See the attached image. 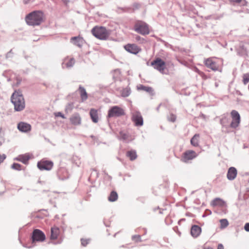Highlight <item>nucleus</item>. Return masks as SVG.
<instances>
[{
	"label": "nucleus",
	"mask_w": 249,
	"mask_h": 249,
	"mask_svg": "<svg viewBox=\"0 0 249 249\" xmlns=\"http://www.w3.org/2000/svg\"><path fill=\"white\" fill-rule=\"evenodd\" d=\"M141 36H137L136 37V40L137 41H139L140 39H141Z\"/></svg>",
	"instance_id": "43"
},
{
	"label": "nucleus",
	"mask_w": 249,
	"mask_h": 249,
	"mask_svg": "<svg viewBox=\"0 0 249 249\" xmlns=\"http://www.w3.org/2000/svg\"><path fill=\"white\" fill-rule=\"evenodd\" d=\"M12 168L15 170H21V166L18 163H14L12 165Z\"/></svg>",
	"instance_id": "34"
},
{
	"label": "nucleus",
	"mask_w": 249,
	"mask_h": 249,
	"mask_svg": "<svg viewBox=\"0 0 249 249\" xmlns=\"http://www.w3.org/2000/svg\"><path fill=\"white\" fill-rule=\"evenodd\" d=\"M75 60L73 58L67 57L64 59L63 63V67L70 68L74 65Z\"/></svg>",
	"instance_id": "21"
},
{
	"label": "nucleus",
	"mask_w": 249,
	"mask_h": 249,
	"mask_svg": "<svg viewBox=\"0 0 249 249\" xmlns=\"http://www.w3.org/2000/svg\"><path fill=\"white\" fill-rule=\"evenodd\" d=\"M197 156L196 153L193 150H188L184 152L181 157V160L184 162H187Z\"/></svg>",
	"instance_id": "11"
},
{
	"label": "nucleus",
	"mask_w": 249,
	"mask_h": 249,
	"mask_svg": "<svg viewBox=\"0 0 249 249\" xmlns=\"http://www.w3.org/2000/svg\"><path fill=\"white\" fill-rule=\"evenodd\" d=\"M71 123L74 125H78L81 124V117L78 114H74L70 118Z\"/></svg>",
	"instance_id": "20"
},
{
	"label": "nucleus",
	"mask_w": 249,
	"mask_h": 249,
	"mask_svg": "<svg viewBox=\"0 0 249 249\" xmlns=\"http://www.w3.org/2000/svg\"><path fill=\"white\" fill-rule=\"evenodd\" d=\"M200 136L198 134H195L191 140V144L197 147L199 146Z\"/></svg>",
	"instance_id": "24"
},
{
	"label": "nucleus",
	"mask_w": 249,
	"mask_h": 249,
	"mask_svg": "<svg viewBox=\"0 0 249 249\" xmlns=\"http://www.w3.org/2000/svg\"><path fill=\"white\" fill-rule=\"evenodd\" d=\"M125 114L124 109L118 106H115L111 107L108 111L107 117H118Z\"/></svg>",
	"instance_id": "6"
},
{
	"label": "nucleus",
	"mask_w": 249,
	"mask_h": 249,
	"mask_svg": "<svg viewBox=\"0 0 249 249\" xmlns=\"http://www.w3.org/2000/svg\"><path fill=\"white\" fill-rule=\"evenodd\" d=\"M138 89L139 90H142L145 91L147 92H152L153 91V89L151 87L144 86L142 85H140L138 87Z\"/></svg>",
	"instance_id": "28"
},
{
	"label": "nucleus",
	"mask_w": 249,
	"mask_h": 249,
	"mask_svg": "<svg viewBox=\"0 0 249 249\" xmlns=\"http://www.w3.org/2000/svg\"><path fill=\"white\" fill-rule=\"evenodd\" d=\"M132 240L135 243H138L142 242L141 236L140 235H135L132 236Z\"/></svg>",
	"instance_id": "30"
},
{
	"label": "nucleus",
	"mask_w": 249,
	"mask_h": 249,
	"mask_svg": "<svg viewBox=\"0 0 249 249\" xmlns=\"http://www.w3.org/2000/svg\"><path fill=\"white\" fill-rule=\"evenodd\" d=\"M6 155L5 154H0V164L4 160L6 159Z\"/></svg>",
	"instance_id": "39"
},
{
	"label": "nucleus",
	"mask_w": 249,
	"mask_h": 249,
	"mask_svg": "<svg viewBox=\"0 0 249 249\" xmlns=\"http://www.w3.org/2000/svg\"><path fill=\"white\" fill-rule=\"evenodd\" d=\"M217 249H224V247L221 244H219L218 245Z\"/></svg>",
	"instance_id": "42"
},
{
	"label": "nucleus",
	"mask_w": 249,
	"mask_h": 249,
	"mask_svg": "<svg viewBox=\"0 0 249 249\" xmlns=\"http://www.w3.org/2000/svg\"><path fill=\"white\" fill-rule=\"evenodd\" d=\"M204 249H213L211 247H207V248H205Z\"/></svg>",
	"instance_id": "44"
},
{
	"label": "nucleus",
	"mask_w": 249,
	"mask_h": 249,
	"mask_svg": "<svg viewBox=\"0 0 249 249\" xmlns=\"http://www.w3.org/2000/svg\"><path fill=\"white\" fill-rule=\"evenodd\" d=\"M120 136L121 137V138L123 140H126L128 138V135L125 133H124L123 132H121L120 133Z\"/></svg>",
	"instance_id": "37"
},
{
	"label": "nucleus",
	"mask_w": 249,
	"mask_h": 249,
	"mask_svg": "<svg viewBox=\"0 0 249 249\" xmlns=\"http://www.w3.org/2000/svg\"><path fill=\"white\" fill-rule=\"evenodd\" d=\"M89 115L92 122L97 123L99 121L98 112L97 109L91 108L89 112Z\"/></svg>",
	"instance_id": "18"
},
{
	"label": "nucleus",
	"mask_w": 249,
	"mask_h": 249,
	"mask_svg": "<svg viewBox=\"0 0 249 249\" xmlns=\"http://www.w3.org/2000/svg\"><path fill=\"white\" fill-rule=\"evenodd\" d=\"M124 49L128 52L136 54L141 51V49L135 44H127L124 46Z\"/></svg>",
	"instance_id": "13"
},
{
	"label": "nucleus",
	"mask_w": 249,
	"mask_h": 249,
	"mask_svg": "<svg viewBox=\"0 0 249 249\" xmlns=\"http://www.w3.org/2000/svg\"><path fill=\"white\" fill-rule=\"evenodd\" d=\"M220 228L224 229L229 225V222L226 219H222L220 220Z\"/></svg>",
	"instance_id": "29"
},
{
	"label": "nucleus",
	"mask_w": 249,
	"mask_h": 249,
	"mask_svg": "<svg viewBox=\"0 0 249 249\" xmlns=\"http://www.w3.org/2000/svg\"><path fill=\"white\" fill-rule=\"evenodd\" d=\"M18 128L21 132H27L30 131L31 126L29 124L21 122L18 124Z\"/></svg>",
	"instance_id": "14"
},
{
	"label": "nucleus",
	"mask_w": 249,
	"mask_h": 249,
	"mask_svg": "<svg viewBox=\"0 0 249 249\" xmlns=\"http://www.w3.org/2000/svg\"><path fill=\"white\" fill-rule=\"evenodd\" d=\"M79 91L80 95L81 100L84 101L88 99V93L86 91V89L81 86L79 87Z\"/></svg>",
	"instance_id": "23"
},
{
	"label": "nucleus",
	"mask_w": 249,
	"mask_h": 249,
	"mask_svg": "<svg viewBox=\"0 0 249 249\" xmlns=\"http://www.w3.org/2000/svg\"><path fill=\"white\" fill-rule=\"evenodd\" d=\"M45 19V15L42 11H34L27 15L25 20L26 23L30 26H38Z\"/></svg>",
	"instance_id": "1"
},
{
	"label": "nucleus",
	"mask_w": 249,
	"mask_h": 249,
	"mask_svg": "<svg viewBox=\"0 0 249 249\" xmlns=\"http://www.w3.org/2000/svg\"><path fill=\"white\" fill-rule=\"evenodd\" d=\"M133 30L142 35H147L150 33L149 26L142 20H136L134 24Z\"/></svg>",
	"instance_id": "5"
},
{
	"label": "nucleus",
	"mask_w": 249,
	"mask_h": 249,
	"mask_svg": "<svg viewBox=\"0 0 249 249\" xmlns=\"http://www.w3.org/2000/svg\"><path fill=\"white\" fill-rule=\"evenodd\" d=\"M151 66L161 73H164L166 69L165 63L160 58H157L151 62Z\"/></svg>",
	"instance_id": "8"
},
{
	"label": "nucleus",
	"mask_w": 249,
	"mask_h": 249,
	"mask_svg": "<svg viewBox=\"0 0 249 249\" xmlns=\"http://www.w3.org/2000/svg\"><path fill=\"white\" fill-rule=\"evenodd\" d=\"M249 82V73H245L243 75V82L246 85Z\"/></svg>",
	"instance_id": "32"
},
{
	"label": "nucleus",
	"mask_w": 249,
	"mask_h": 249,
	"mask_svg": "<svg viewBox=\"0 0 249 249\" xmlns=\"http://www.w3.org/2000/svg\"><path fill=\"white\" fill-rule=\"evenodd\" d=\"M118 198V194L115 191L111 192L109 196L108 197V200L110 202H114L117 200Z\"/></svg>",
	"instance_id": "26"
},
{
	"label": "nucleus",
	"mask_w": 249,
	"mask_h": 249,
	"mask_svg": "<svg viewBox=\"0 0 249 249\" xmlns=\"http://www.w3.org/2000/svg\"><path fill=\"white\" fill-rule=\"evenodd\" d=\"M237 172L235 168L233 167H230L227 173V177L229 180L234 179L237 176Z\"/></svg>",
	"instance_id": "17"
},
{
	"label": "nucleus",
	"mask_w": 249,
	"mask_h": 249,
	"mask_svg": "<svg viewBox=\"0 0 249 249\" xmlns=\"http://www.w3.org/2000/svg\"><path fill=\"white\" fill-rule=\"evenodd\" d=\"M244 229L246 231L249 232V223H247L245 225Z\"/></svg>",
	"instance_id": "40"
},
{
	"label": "nucleus",
	"mask_w": 249,
	"mask_h": 249,
	"mask_svg": "<svg viewBox=\"0 0 249 249\" xmlns=\"http://www.w3.org/2000/svg\"><path fill=\"white\" fill-rule=\"evenodd\" d=\"M176 116L175 114L171 113L168 116V120L170 122H174L176 121Z\"/></svg>",
	"instance_id": "35"
},
{
	"label": "nucleus",
	"mask_w": 249,
	"mask_h": 249,
	"mask_svg": "<svg viewBox=\"0 0 249 249\" xmlns=\"http://www.w3.org/2000/svg\"><path fill=\"white\" fill-rule=\"evenodd\" d=\"M31 159V156L29 154H25L23 155H20L15 159V160L19 161L24 164H27L28 163V160Z\"/></svg>",
	"instance_id": "15"
},
{
	"label": "nucleus",
	"mask_w": 249,
	"mask_h": 249,
	"mask_svg": "<svg viewBox=\"0 0 249 249\" xmlns=\"http://www.w3.org/2000/svg\"><path fill=\"white\" fill-rule=\"evenodd\" d=\"M92 34L101 40L107 39L110 35L109 32L103 26H96L91 30Z\"/></svg>",
	"instance_id": "4"
},
{
	"label": "nucleus",
	"mask_w": 249,
	"mask_h": 249,
	"mask_svg": "<svg viewBox=\"0 0 249 249\" xmlns=\"http://www.w3.org/2000/svg\"><path fill=\"white\" fill-rule=\"evenodd\" d=\"M225 205V202L220 198H216L211 202V205L214 206H223Z\"/></svg>",
	"instance_id": "25"
},
{
	"label": "nucleus",
	"mask_w": 249,
	"mask_h": 249,
	"mask_svg": "<svg viewBox=\"0 0 249 249\" xmlns=\"http://www.w3.org/2000/svg\"><path fill=\"white\" fill-rule=\"evenodd\" d=\"M205 65L213 71H221L222 60L217 57H210L205 60Z\"/></svg>",
	"instance_id": "3"
},
{
	"label": "nucleus",
	"mask_w": 249,
	"mask_h": 249,
	"mask_svg": "<svg viewBox=\"0 0 249 249\" xmlns=\"http://www.w3.org/2000/svg\"><path fill=\"white\" fill-rule=\"evenodd\" d=\"M130 93V89L128 88L124 89L122 91V95L123 96L127 97Z\"/></svg>",
	"instance_id": "31"
},
{
	"label": "nucleus",
	"mask_w": 249,
	"mask_h": 249,
	"mask_svg": "<svg viewBox=\"0 0 249 249\" xmlns=\"http://www.w3.org/2000/svg\"><path fill=\"white\" fill-rule=\"evenodd\" d=\"M231 115L232 121L230 126L232 128H236L240 123V116L239 113L235 110H232L231 111Z\"/></svg>",
	"instance_id": "10"
},
{
	"label": "nucleus",
	"mask_w": 249,
	"mask_h": 249,
	"mask_svg": "<svg viewBox=\"0 0 249 249\" xmlns=\"http://www.w3.org/2000/svg\"><path fill=\"white\" fill-rule=\"evenodd\" d=\"M71 42L78 47H81L83 44L84 39L80 36L72 37L71 39Z\"/></svg>",
	"instance_id": "19"
},
{
	"label": "nucleus",
	"mask_w": 249,
	"mask_h": 249,
	"mask_svg": "<svg viewBox=\"0 0 249 249\" xmlns=\"http://www.w3.org/2000/svg\"><path fill=\"white\" fill-rule=\"evenodd\" d=\"M201 232V228L197 225H193L191 229V234L194 237H198Z\"/></svg>",
	"instance_id": "16"
},
{
	"label": "nucleus",
	"mask_w": 249,
	"mask_h": 249,
	"mask_svg": "<svg viewBox=\"0 0 249 249\" xmlns=\"http://www.w3.org/2000/svg\"><path fill=\"white\" fill-rule=\"evenodd\" d=\"M37 166L40 170L49 171L53 168V163L50 160H42L38 162Z\"/></svg>",
	"instance_id": "9"
},
{
	"label": "nucleus",
	"mask_w": 249,
	"mask_h": 249,
	"mask_svg": "<svg viewBox=\"0 0 249 249\" xmlns=\"http://www.w3.org/2000/svg\"><path fill=\"white\" fill-rule=\"evenodd\" d=\"M60 233L59 229L56 227L51 228V239L52 240L56 239Z\"/></svg>",
	"instance_id": "22"
},
{
	"label": "nucleus",
	"mask_w": 249,
	"mask_h": 249,
	"mask_svg": "<svg viewBox=\"0 0 249 249\" xmlns=\"http://www.w3.org/2000/svg\"><path fill=\"white\" fill-rule=\"evenodd\" d=\"M56 116H60V117H62V118H65V117H64V115L62 114L61 112H57L56 114Z\"/></svg>",
	"instance_id": "41"
},
{
	"label": "nucleus",
	"mask_w": 249,
	"mask_h": 249,
	"mask_svg": "<svg viewBox=\"0 0 249 249\" xmlns=\"http://www.w3.org/2000/svg\"><path fill=\"white\" fill-rule=\"evenodd\" d=\"M126 156L128 157L131 160H135L137 155L135 151L130 150L126 153Z\"/></svg>",
	"instance_id": "27"
},
{
	"label": "nucleus",
	"mask_w": 249,
	"mask_h": 249,
	"mask_svg": "<svg viewBox=\"0 0 249 249\" xmlns=\"http://www.w3.org/2000/svg\"><path fill=\"white\" fill-rule=\"evenodd\" d=\"M132 120L136 126H142L143 124V119L140 112L134 111L132 113Z\"/></svg>",
	"instance_id": "12"
},
{
	"label": "nucleus",
	"mask_w": 249,
	"mask_h": 249,
	"mask_svg": "<svg viewBox=\"0 0 249 249\" xmlns=\"http://www.w3.org/2000/svg\"><path fill=\"white\" fill-rule=\"evenodd\" d=\"M81 242L82 245L85 247L89 244V240L83 238L81 239Z\"/></svg>",
	"instance_id": "36"
},
{
	"label": "nucleus",
	"mask_w": 249,
	"mask_h": 249,
	"mask_svg": "<svg viewBox=\"0 0 249 249\" xmlns=\"http://www.w3.org/2000/svg\"><path fill=\"white\" fill-rule=\"evenodd\" d=\"M45 239V235L41 230L38 229L34 230L32 235V242L33 244L36 242H43Z\"/></svg>",
	"instance_id": "7"
},
{
	"label": "nucleus",
	"mask_w": 249,
	"mask_h": 249,
	"mask_svg": "<svg viewBox=\"0 0 249 249\" xmlns=\"http://www.w3.org/2000/svg\"><path fill=\"white\" fill-rule=\"evenodd\" d=\"M228 122V118L226 116H223L220 120V124L222 125H225Z\"/></svg>",
	"instance_id": "33"
},
{
	"label": "nucleus",
	"mask_w": 249,
	"mask_h": 249,
	"mask_svg": "<svg viewBox=\"0 0 249 249\" xmlns=\"http://www.w3.org/2000/svg\"><path fill=\"white\" fill-rule=\"evenodd\" d=\"M11 102L14 105V109L17 111L23 110L25 107L24 99L20 91H15L12 95Z\"/></svg>",
	"instance_id": "2"
},
{
	"label": "nucleus",
	"mask_w": 249,
	"mask_h": 249,
	"mask_svg": "<svg viewBox=\"0 0 249 249\" xmlns=\"http://www.w3.org/2000/svg\"><path fill=\"white\" fill-rule=\"evenodd\" d=\"M231 1L238 3H242L243 5H245L247 3L245 0H231Z\"/></svg>",
	"instance_id": "38"
}]
</instances>
